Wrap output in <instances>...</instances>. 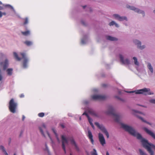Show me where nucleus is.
I'll return each mask as SVG.
<instances>
[{
	"label": "nucleus",
	"mask_w": 155,
	"mask_h": 155,
	"mask_svg": "<svg viewBox=\"0 0 155 155\" xmlns=\"http://www.w3.org/2000/svg\"><path fill=\"white\" fill-rule=\"evenodd\" d=\"M121 127L125 131L140 140L143 147L147 150L150 155H154V152L152 150H155V145L149 143L147 140L142 137L141 135L132 127L124 123H121Z\"/></svg>",
	"instance_id": "f257e3e1"
},
{
	"label": "nucleus",
	"mask_w": 155,
	"mask_h": 155,
	"mask_svg": "<svg viewBox=\"0 0 155 155\" xmlns=\"http://www.w3.org/2000/svg\"><path fill=\"white\" fill-rule=\"evenodd\" d=\"M61 138L62 140V147L65 153H66L65 144H68L69 141L70 142L71 144L74 146L75 149L77 151L79 152L80 151V149L74 138L72 136H66L64 135H62Z\"/></svg>",
	"instance_id": "f03ea898"
},
{
	"label": "nucleus",
	"mask_w": 155,
	"mask_h": 155,
	"mask_svg": "<svg viewBox=\"0 0 155 155\" xmlns=\"http://www.w3.org/2000/svg\"><path fill=\"white\" fill-rule=\"evenodd\" d=\"M105 113L107 115H112L116 122L119 121L120 115L116 113L115 109L112 105H109L107 106V109L105 112Z\"/></svg>",
	"instance_id": "7ed1b4c3"
},
{
	"label": "nucleus",
	"mask_w": 155,
	"mask_h": 155,
	"mask_svg": "<svg viewBox=\"0 0 155 155\" xmlns=\"http://www.w3.org/2000/svg\"><path fill=\"white\" fill-rule=\"evenodd\" d=\"M13 54L14 57L17 60L20 61L21 59H23V66L24 68H25L28 67V63L29 61V59L26 56V54L25 53H20V54L22 57V58L18 57L17 54L15 52H14Z\"/></svg>",
	"instance_id": "20e7f679"
},
{
	"label": "nucleus",
	"mask_w": 155,
	"mask_h": 155,
	"mask_svg": "<svg viewBox=\"0 0 155 155\" xmlns=\"http://www.w3.org/2000/svg\"><path fill=\"white\" fill-rule=\"evenodd\" d=\"M127 92L132 93H135L136 94H143L145 95H153L154 93L151 91L150 88H144L142 89L137 90L135 91H127Z\"/></svg>",
	"instance_id": "39448f33"
},
{
	"label": "nucleus",
	"mask_w": 155,
	"mask_h": 155,
	"mask_svg": "<svg viewBox=\"0 0 155 155\" xmlns=\"http://www.w3.org/2000/svg\"><path fill=\"white\" fill-rule=\"evenodd\" d=\"M86 111H85L82 114V115H85L87 117L88 121L90 124H91L92 123L93 120L86 113V111L88 112L92 115L94 116L95 117H98V114L96 113L95 111L92 108L89 107H87L85 109Z\"/></svg>",
	"instance_id": "423d86ee"
},
{
	"label": "nucleus",
	"mask_w": 155,
	"mask_h": 155,
	"mask_svg": "<svg viewBox=\"0 0 155 155\" xmlns=\"http://www.w3.org/2000/svg\"><path fill=\"white\" fill-rule=\"evenodd\" d=\"M17 106V103L14 101L13 99H12L9 102V108L10 111L13 113H15Z\"/></svg>",
	"instance_id": "0eeeda50"
},
{
	"label": "nucleus",
	"mask_w": 155,
	"mask_h": 155,
	"mask_svg": "<svg viewBox=\"0 0 155 155\" xmlns=\"http://www.w3.org/2000/svg\"><path fill=\"white\" fill-rule=\"evenodd\" d=\"M126 8L131 10L134 11L135 12L139 14H141L142 16L144 17L145 16V13L144 11L140 9L136 8L133 6L130 5H127L126 6Z\"/></svg>",
	"instance_id": "6e6552de"
},
{
	"label": "nucleus",
	"mask_w": 155,
	"mask_h": 155,
	"mask_svg": "<svg viewBox=\"0 0 155 155\" xmlns=\"http://www.w3.org/2000/svg\"><path fill=\"white\" fill-rule=\"evenodd\" d=\"M95 124L106 136L107 138L109 137V136L108 132L105 127L102 124L100 125L98 122H95Z\"/></svg>",
	"instance_id": "1a4fd4ad"
},
{
	"label": "nucleus",
	"mask_w": 155,
	"mask_h": 155,
	"mask_svg": "<svg viewBox=\"0 0 155 155\" xmlns=\"http://www.w3.org/2000/svg\"><path fill=\"white\" fill-rule=\"evenodd\" d=\"M95 124L106 136L107 138L109 137V136L108 132L105 127L102 124L100 125L98 122H95Z\"/></svg>",
	"instance_id": "9d476101"
},
{
	"label": "nucleus",
	"mask_w": 155,
	"mask_h": 155,
	"mask_svg": "<svg viewBox=\"0 0 155 155\" xmlns=\"http://www.w3.org/2000/svg\"><path fill=\"white\" fill-rule=\"evenodd\" d=\"M132 62L135 65V67L137 70L138 71H140L141 70L140 67L142 68V67L143 66V65H142V66L140 64L139 62L138 61L137 58L135 57H133Z\"/></svg>",
	"instance_id": "9b49d317"
},
{
	"label": "nucleus",
	"mask_w": 155,
	"mask_h": 155,
	"mask_svg": "<svg viewBox=\"0 0 155 155\" xmlns=\"http://www.w3.org/2000/svg\"><path fill=\"white\" fill-rule=\"evenodd\" d=\"M124 55L122 54H119V57L120 62L124 64L129 65L130 64V61L127 58H124Z\"/></svg>",
	"instance_id": "f8f14e48"
},
{
	"label": "nucleus",
	"mask_w": 155,
	"mask_h": 155,
	"mask_svg": "<svg viewBox=\"0 0 155 155\" xmlns=\"http://www.w3.org/2000/svg\"><path fill=\"white\" fill-rule=\"evenodd\" d=\"M134 44L136 45L137 48L139 49L142 50L146 48V46L145 45H141V42L137 39H134L133 40Z\"/></svg>",
	"instance_id": "ddd939ff"
},
{
	"label": "nucleus",
	"mask_w": 155,
	"mask_h": 155,
	"mask_svg": "<svg viewBox=\"0 0 155 155\" xmlns=\"http://www.w3.org/2000/svg\"><path fill=\"white\" fill-rule=\"evenodd\" d=\"M112 17L114 19L119 21H123L124 20L127 21H128L127 18L126 16H120L117 14H113L112 15Z\"/></svg>",
	"instance_id": "4468645a"
},
{
	"label": "nucleus",
	"mask_w": 155,
	"mask_h": 155,
	"mask_svg": "<svg viewBox=\"0 0 155 155\" xmlns=\"http://www.w3.org/2000/svg\"><path fill=\"white\" fill-rule=\"evenodd\" d=\"M0 65L3 71L6 70L9 66L8 60L7 59H5L4 61L0 62Z\"/></svg>",
	"instance_id": "2eb2a0df"
},
{
	"label": "nucleus",
	"mask_w": 155,
	"mask_h": 155,
	"mask_svg": "<svg viewBox=\"0 0 155 155\" xmlns=\"http://www.w3.org/2000/svg\"><path fill=\"white\" fill-rule=\"evenodd\" d=\"M105 97V96L101 95L94 94L91 96V99L94 101L103 100Z\"/></svg>",
	"instance_id": "dca6fc26"
},
{
	"label": "nucleus",
	"mask_w": 155,
	"mask_h": 155,
	"mask_svg": "<svg viewBox=\"0 0 155 155\" xmlns=\"http://www.w3.org/2000/svg\"><path fill=\"white\" fill-rule=\"evenodd\" d=\"M135 113H136V114H135V115L138 117V118L139 119H140L142 121H143V122H144L149 125H151V123L147 121L146 120H144L143 118H142V117H141L139 116L138 115V114H142V115H144L145 114L142 112H140V111H137V110H133Z\"/></svg>",
	"instance_id": "f3484780"
},
{
	"label": "nucleus",
	"mask_w": 155,
	"mask_h": 155,
	"mask_svg": "<svg viewBox=\"0 0 155 155\" xmlns=\"http://www.w3.org/2000/svg\"><path fill=\"white\" fill-rule=\"evenodd\" d=\"M147 64V68L149 69L148 71V74L150 76H152L154 72L153 68L150 63L148 62Z\"/></svg>",
	"instance_id": "a211bd4d"
},
{
	"label": "nucleus",
	"mask_w": 155,
	"mask_h": 155,
	"mask_svg": "<svg viewBox=\"0 0 155 155\" xmlns=\"http://www.w3.org/2000/svg\"><path fill=\"white\" fill-rule=\"evenodd\" d=\"M98 138L101 144L103 146L105 144L106 142L102 134L99 133L98 134Z\"/></svg>",
	"instance_id": "6ab92c4d"
},
{
	"label": "nucleus",
	"mask_w": 155,
	"mask_h": 155,
	"mask_svg": "<svg viewBox=\"0 0 155 155\" xmlns=\"http://www.w3.org/2000/svg\"><path fill=\"white\" fill-rule=\"evenodd\" d=\"M143 129L148 134L155 140V134L153 132L146 127H144Z\"/></svg>",
	"instance_id": "aec40b11"
},
{
	"label": "nucleus",
	"mask_w": 155,
	"mask_h": 155,
	"mask_svg": "<svg viewBox=\"0 0 155 155\" xmlns=\"http://www.w3.org/2000/svg\"><path fill=\"white\" fill-rule=\"evenodd\" d=\"M88 37L87 35H84L81 39V44L84 45L86 44L88 41Z\"/></svg>",
	"instance_id": "412c9836"
},
{
	"label": "nucleus",
	"mask_w": 155,
	"mask_h": 155,
	"mask_svg": "<svg viewBox=\"0 0 155 155\" xmlns=\"http://www.w3.org/2000/svg\"><path fill=\"white\" fill-rule=\"evenodd\" d=\"M88 135L87 136L88 137L89 139L90 140L92 144H93L94 141L93 138V135L91 132L90 130H87Z\"/></svg>",
	"instance_id": "4be33fe9"
},
{
	"label": "nucleus",
	"mask_w": 155,
	"mask_h": 155,
	"mask_svg": "<svg viewBox=\"0 0 155 155\" xmlns=\"http://www.w3.org/2000/svg\"><path fill=\"white\" fill-rule=\"evenodd\" d=\"M106 38L107 39L111 41H117L118 40L117 38L110 36H106Z\"/></svg>",
	"instance_id": "5701e85b"
},
{
	"label": "nucleus",
	"mask_w": 155,
	"mask_h": 155,
	"mask_svg": "<svg viewBox=\"0 0 155 155\" xmlns=\"http://www.w3.org/2000/svg\"><path fill=\"white\" fill-rule=\"evenodd\" d=\"M109 25L110 26L115 25V27L117 28H119V26L118 24L114 21H112L110 22V23H109Z\"/></svg>",
	"instance_id": "b1692460"
},
{
	"label": "nucleus",
	"mask_w": 155,
	"mask_h": 155,
	"mask_svg": "<svg viewBox=\"0 0 155 155\" xmlns=\"http://www.w3.org/2000/svg\"><path fill=\"white\" fill-rule=\"evenodd\" d=\"M0 150L4 153L5 155H8L5 147L3 145H1L0 146Z\"/></svg>",
	"instance_id": "393cba45"
},
{
	"label": "nucleus",
	"mask_w": 155,
	"mask_h": 155,
	"mask_svg": "<svg viewBox=\"0 0 155 155\" xmlns=\"http://www.w3.org/2000/svg\"><path fill=\"white\" fill-rule=\"evenodd\" d=\"M6 72L7 74L9 76H11L12 75L13 72V69L12 68H8L6 69Z\"/></svg>",
	"instance_id": "a878e982"
},
{
	"label": "nucleus",
	"mask_w": 155,
	"mask_h": 155,
	"mask_svg": "<svg viewBox=\"0 0 155 155\" xmlns=\"http://www.w3.org/2000/svg\"><path fill=\"white\" fill-rule=\"evenodd\" d=\"M52 130L53 131V132H54V133L55 136V137L56 138V139H57V140L58 141V143H60V139H59L58 137V135L57 134V133H56V131L55 130V129L54 128H53L52 129Z\"/></svg>",
	"instance_id": "bb28decb"
},
{
	"label": "nucleus",
	"mask_w": 155,
	"mask_h": 155,
	"mask_svg": "<svg viewBox=\"0 0 155 155\" xmlns=\"http://www.w3.org/2000/svg\"><path fill=\"white\" fill-rule=\"evenodd\" d=\"M139 151L140 155H147L146 153L144 152L140 149H139Z\"/></svg>",
	"instance_id": "cd10ccee"
},
{
	"label": "nucleus",
	"mask_w": 155,
	"mask_h": 155,
	"mask_svg": "<svg viewBox=\"0 0 155 155\" xmlns=\"http://www.w3.org/2000/svg\"><path fill=\"white\" fill-rule=\"evenodd\" d=\"M21 33L23 35H24L25 36H27L30 34V31H26L24 32L22 31Z\"/></svg>",
	"instance_id": "c85d7f7f"
},
{
	"label": "nucleus",
	"mask_w": 155,
	"mask_h": 155,
	"mask_svg": "<svg viewBox=\"0 0 155 155\" xmlns=\"http://www.w3.org/2000/svg\"><path fill=\"white\" fill-rule=\"evenodd\" d=\"M25 43L28 46H30L32 44V43L31 41H26Z\"/></svg>",
	"instance_id": "c756f323"
},
{
	"label": "nucleus",
	"mask_w": 155,
	"mask_h": 155,
	"mask_svg": "<svg viewBox=\"0 0 155 155\" xmlns=\"http://www.w3.org/2000/svg\"><path fill=\"white\" fill-rule=\"evenodd\" d=\"M23 19L25 20V21L23 23L24 25H25L27 24L28 23V18L27 17L25 18V19Z\"/></svg>",
	"instance_id": "7c9ffc66"
},
{
	"label": "nucleus",
	"mask_w": 155,
	"mask_h": 155,
	"mask_svg": "<svg viewBox=\"0 0 155 155\" xmlns=\"http://www.w3.org/2000/svg\"><path fill=\"white\" fill-rule=\"evenodd\" d=\"M5 7H10V8L15 13V10L14 9V8L11 5H5Z\"/></svg>",
	"instance_id": "2f4dec72"
},
{
	"label": "nucleus",
	"mask_w": 155,
	"mask_h": 155,
	"mask_svg": "<svg viewBox=\"0 0 155 155\" xmlns=\"http://www.w3.org/2000/svg\"><path fill=\"white\" fill-rule=\"evenodd\" d=\"M90 102L89 100H84L83 101V103L85 105H87Z\"/></svg>",
	"instance_id": "473e14b6"
},
{
	"label": "nucleus",
	"mask_w": 155,
	"mask_h": 155,
	"mask_svg": "<svg viewBox=\"0 0 155 155\" xmlns=\"http://www.w3.org/2000/svg\"><path fill=\"white\" fill-rule=\"evenodd\" d=\"M91 154L92 155H97L96 150L95 149H93V151L91 152Z\"/></svg>",
	"instance_id": "72a5a7b5"
},
{
	"label": "nucleus",
	"mask_w": 155,
	"mask_h": 155,
	"mask_svg": "<svg viewBox=\"0 0 155 155\" xmlns=\"http://www.w3.org/2000/svg\"><path fill=\"white\" fill-rule=\"evenodd\" d=\"M46 133H47V134L48 135V137L50 138V139L51 140V141L52 143H54V142L53 140H52V139L51 138V136H50V134H49V132L47 131H46Z\"/></svg>",
	"instance_id": "f704fd0d"
},
{
	"label": "nucleus",
	"mask_w": 155,
	"mask_h": 155,
	"mask_svg": "<svg viewBox=\"0 0 155 155\" xmlns=\"http://www.w3.org/2000/svg\"><path fill=\"white\" fill-rule=\"evenodd\" d=\"M149 101L151 103L155 104V99H150L149 100Z\"/></svg>",
	"instance_id": "c9c22d12"
},
{
	"label": "nucleus",
	"mask_w": 155,
	"mask_h": 155,
	"mask_svg": "<svg viewBox=\"0 0 155 155\" xmlns=\"http://www.w3.org/2000/svg\"><path fill=\"white\" fill-rule=\"evenodd\" d=\"M39 129L41 133V134L43 135V136H44L45 137V135L44 133V132L43 131V130H42V128L41 127H39Z\"/></svg>",
	"instance_id": "e433bc0d"
},
{
	"label": "nucleus",
	"mask_w": 155,
	"mask_h": 155,
	"mask_svg": "<svg viewBox=\"0 0 155 155\" xmlns=\"http://www.w3.org/2000/svg\"><path fill=\"white\" fill-rule=\"evenodd\" d=\"M44 115L45 114L44 113H40L38 114V116L40 117H43Z\"/></svg>",
	"instance_id": "4c0bfd02"
},
{
	"label": "nucleus",
	"mask_w": 155,
	"mask_h": 155,
	"mask_svg": "<svg viewBox=\"0 0 155 155\" xmlns=\"http://www.w3.org/2000/svg\"><path fill=\"white\" fill-rule=\"evenodd\" d=\"M3 78V77L1 73V70L0 69V81H2Z\"/></svg>",
	"instance_id": "58836bf2"
},
{
	"label": "nucleus",
	"mask_w": 155,
	"mask_h": 155,
	"mask_svg": "<svg viewBox=\"0 0 155 155\" xmlns=\"http://www.w3.org/2000/svg\"><path fill=\"white\" fill-rule=\"evenodd\" d=\"M93 91L94 92V93H96V92H97V91H98V90L97 89H96V88H95V89H93Z\"/></svg>",
	"instance_id": "ea45409f"
},
{
	"label": "nucleus",
	"mask_w": 155,
	"mask_h": 155,
	"mask_svg": "<svg viewBox=\"0 0 155 155\" xmlns=\"http://www.w3.org/2000/svg\"><path fill=\"white\" fill-rule=\"evenodd\" d=\"M116 97L118 99L121 100V101H124V100L120 98V97L117 96H116Z\"/></svg>",
	"instance_id": "a19ab883"
},
{
	"label": "nucleus",
	"mask_w": 155,
	"mask_h": 155,
	"mask_svg": "<svg viewBox=\"0 0 155 155\" xmlns=\"http://www.w3.org/2000/svg\"><path fill=\"white\" fill-rule=\"evenodd\" d=\"M45 147H46V150L48 151V153H49L48 148V147H47V145L46 144H45Z\"/></svg>",
	"instance_id": "79ce46f5"
},
{
	"label": "nucleus",
	"mask_w": 155,
	"mask_h": 155,
	"mask_svg": "<svg viewBox=\"0 0 155 155\" xmlns=\"http://www.w3.org/2000/svg\"><path fill=\"white\" fill-rule=\"evenodd\" d=\"M1 15H2V16L3 15H6V13L5 12H1Z\"/></svg>",
	"instance_id": "37998d69"
},
{
	"label": "nucleus",
	"mask_w": 155,
	"mask_h": 155,
	"mask_svg": "<svg viewBox=\"0 0 155 155\" xmlns=\"http://www.w3.org/2000/svg\"><path fill=\"white\" fill-rule=\"evenodd\" d=\"M42 127L45 129H46V126L45 124H42Z\"/></svg>",
	"instance_id": "c03bdc74"
},
{
	"label": "nucleus",
	"mask_w": 155,
	"mask_h": 155,
	"mask_svg": "<svg viewBox=\"0 0 155 155\" xmlns=\"http://www.w3.org/2000/svg\"><path fill=\"white\" fill-rule=\"evenodd\" d=\"M81 23L82 24L84 25H85V22L83 21H81Z\"/></svg>",
	"instance_id": "a18cd8bd"
},
{
	"label": "nucleus",
	"mask_w": 155,
	"mask_h": 155,
	"mask_svg": "<svg viewBox=\"0 0 155 155\" xmlns=\"http://www.w3.org/2000/svg\"><path fill=\"white\" fill-rule=\"evenodd\" d=\"M24 97V95L23 94H21L20 96V97L21 98L23 97Z\"/></svg>",
	"instance_id": "49530a36"
},
{
	"label": "nucleus",
	"mask_w": 155,
	"mask_h": 155,
	"mask_svg": "<svg viewBox=\"0 0 155 155\" xmlns=\"http://www.w3.org/2000/svg\"><path fill=\"white\" fill-rule=\"evenodd\" d=\"M25 118V117L24 116V115H23L22 117V120H24Z\"/></svg>",
	"instance_id": "de8ad7c7"
},
{
	"label": "nucleus",
	"mask_w": 155,
	"mask_h": 155,
	"mask_svg": "<svg viewBox=\"0 0 155 155\" xmlns=\"http://www.w3.org/2000/svg\"><path fill=\"white\" fill-rule=\"evenodd\" d=\"M91 125V126L93 128V129H94V127L93 124V123H91V124H90Z\"/></svg>",
	"instance_id": "09e8293b"
},
{
	"label": "nucleus",
	"mask_w": 155,
	"mask_h": 155,
	"mask_svg": "<svg viewBox=\"0 0 155 155\" xmlns=\"http://www.w3.org/2000/svg\"><path fill=\"white\" fill-rule=\"evenodd\" d=\"M3 9V7L2 6H0V10H2Z\"/></svg>",
	"instance_id": "8fccbe9b"
},
{
	"label": "nucleus",
	"mask_w": 155,
	"mask_h": 155,
	"mask_svg": "<svg viewBox=\"0 0 155 155\" xmlns=\"http://www.w3.org/2000/svg\"><path fill=\"white\" fill-rule=\"evenodd\" d=\"M61 126L63 128H64V126L63 124H61Z\"/></svg>",
	"instance_id": "3c124183"
},
{
	"label": "nucleus",
	"mask_w": 155,
	"mask_h": 155,
	"mask_svg": "<svg viewBox=\"0 0 155 155\" xmlns=\"http://www.w3.org/2000/svg\"><path fill=\"white\" fill-rule=\"evenodd\" d=\"M11 139L10 138H9V144L10 142H11Z\"/></svg>",
	"instance_id": "603ef678"
},
{
	"label": "nucleus",
	"mask_w": 155,
	"mask_h": 155,
	"mask_svg": "<svg viewBox=\"0 0 155 155\" xmlns=\"http://www.w3.org/2000/svg\"><path fill=\"white\" fill-rule=\"evenodd\" d=\"M106 155H110L108 151L106 152Z\"/></svg>",
	"instance_id": "864d4df0"
},
{
	"label": "nucleus",
	"mask_w": 155,
	"mask_h": 155,
	"mask_svg": "<svg viewBox=\"0 0 155 155\" xmlns=\"http://www.w3.org/2000/svg\"><path fill=\"white\" fill-rule=\"evenodd\" d=\"M118 93L119 94H121V92L120 91H118Z\"/></svg>",
	"instance_id": "5fc2aeb1"
},
{
	"label": "nucleus",
	"mask_w": 155,
	"mask_h": 155,
	"mask_svg": "<svg viewBox=\"0 0 155 155\" xmlns=\"http://www.w3.org/2000/svg\"><path fill=\"white\" fill-rule=\"evenodd\" d=\"M2 17V15L1 13V11H0V18Z\"/></svg>",
	"instance_id": "6e6d98bb"
},
{
	"label": "nucleus",
	"mask_w": 155,
	"mask_h": 155,
	"mask_svg": "<svg viewBox=\"0 0 155 155\" xmlns=\"http://www.w3.org/2000/svg\"><path fill=\"white\" fill-rule=\"evenodd\" d=\"M86 7V5H85L83 6V8H84Z\"/></svg>",
	"instance_id": "4d7b16f0"
},
{
	"label": "nucleus",
	"mask_w": 155,
	"mask_h": 155,
	"mask_svg": "<svg viewBox=\"0 0 155 155\" xmlns=\"http://www.w3.org/2000/svg\"><path fill=\"white\" fill-rule=\"evenodd\" d=\"M153 13L155 14V10L153 11Z\"/></svg>",
	"instance_id": "13d9d810"
},
{
	"label": "nucleus",
	"mask_w": 155,
	"mask_h": 155,
	"mask_svg": "<svg viewBox=\"0 0 155 155\" xmlns=\"http://www.w3.org/2000/svg\"><path fill=\"white\" fill-rule=\"evenodd\" d=\"M2 4V3L0 1V5Z\"/></svg>",
	"instance_id": "bf43d9fd"
},
{
	"label": "nucleus",
	"mask_w": 155,
	"mask_h": 155,
	"mask_svg": "<svg viewBox=\"0 0 155 155\" xmlns=\"http://www.w3.org/2000/svg\"><path fill=\"white\" fill-rule=\"evenodd\" d=\"M81 117H79V120H81Z\"/></svg>",
	"instance_id": "052dcab7"
},
{
	"label": "nucleus",
	"mask_w": 155,
	"mask_h": 155,
	"mask_svg": "<svg viewBox=\"0 0 155 155\" xmlns=\"http://www.w3.org/2000/svg\"><path fill=\"white\" fill-rule=\"evenodd\" d=\"M89 9H90V11H91V8H89Z\"/></svg>",
	"instance_id": "680f3d73"
},
{
	"label": "nucleus",
	"mask_w": 155,
	"mask_h": 155,
	"mask_svg": "<svg viewBox=\"0 0 155 155\" xmlns=\"http://www.w3.org/2000/svg\"><path fill=\"white\" fill-rule=\"evenodd\" d=\"M118 149H119V150H120V149H120V148H118Z\"/></svg>",
	"instance_id": "e2e57ef3"
},
{
	"label": "nucleus",
	"mask_w": 155,
	"mask_h": 155,
	"mask_svg": "<svg viewBox=\"0 0 155 155\" xmlns=\"http://www.w3.org/2000/svg\"><path fill=\"white\" fill-rule=\"evenodd\" d=\"M14 155H16V153H14Z\"/></svg>",
	"instance_id": "0e129e2a"
},
{
	"label": "nucleus",
	"mask_w": 155,
	"mask_h": 155,
	"mask_svg": "<svg viewBox=\"0 0 155 155\" xmlns=\"http://www.w3.org/2000/svg\"><path fill=\"white\" fill-rule=\"evenodd\" d=\"M126 26H127V24H125Z\"/></svg>",
	"instance_id": "69168bd1"
},
{
	"label": "nucleus",
	"mask_w": 155,
	"mask_h": 155,
	"mask_svg": "<svg viewBox=\"0 0 155 155\" xmlns=\"http://www.w3.org/2000/svg\"><path fill=\"white\" fill-rule=\"evenodd\" d=\"M104 86H105V84L104 85Z\"/></svg>",
	"instance_id": "338daca9"
},
{
	"label": "nucleus",
	"mask_w": 155,
	"mask_h": 155,
	"mask_svg": "<svg viewBox=\"0 0 155 155\" xmlns=\"http://www.w3.org/2000/svg\"><path fill=\"white\" fill-rule=\"evenodd\" d=\"M70 155H72V154L71 153H70Z\"/></svg>",
	"instance_id": "774afa93"
}]
</instances>
